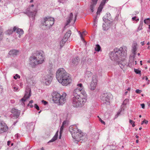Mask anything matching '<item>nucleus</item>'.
Returning a JSON list of instances; mask_svg holds the SVG:
<instances>
[{
    "label": "nucleus",
    "instance_id": "obj_62",
    "mask_svg": "<svg viewBox=\"0 0 150 150\" xmlns=\"http://www.w3.org/2000/svg\"><path fill=\"white\" fill-rule=\"evenodd\" d=\"M132 53L133 54V55H136V51H135V52H134V51H132Z\"/></svg>",
    "mask_w": 150,
    "mask_h": 150
},
{
    "label": "nucleus",
    "instance_id": "obj_39",
    "mask_svg": "<svg viewBox=\"0 0 150 150\" xmlns=\"http://www.w3.org/2000/svg\"><path fill=\"white\" fill-rule=\"evenodd\" d=\"M102 26L103 28V29L104 30H106L108 29V28L106 27V25L104 23H103Z\"/></svg>",
    "mask_w": 150,
    "mask_h": 150
},
{
    "label": "nucleus",
    "instance_id": "obj_49",
    "mask_svg": "<svg viewBox=\"0 0 150 150\" xmlns=\"http://www.w3.org/2000/svg\"><path fill=\"white\" fill-rule=\"evenodd\" d=\"M144 121H145V123L146 124H147L148 123V121L147 120H144L142 122L141 125H142L144 123Z\"/></svg>",
    "mask_w": 150,
    "mask_h": 150
},
{
    "label": "nucleus",
    "instance_id": "obj_54",
    "mask_svg": "<svg viewBox=\"0 0 150 150\" xmlns=\"http://www.w3.org/2000/svg\"><path fill=\"white\" fill-rule=\"evenodd\" d=\"M77 86L80 87V88H82V87H83L82 84V83H79L77 85Z\"/></svg>",
    "mask_w": 150,
    "mask_h": 150
},
{
    "label": "nucleus",
    "instance_id": "obj_45",
    "mask_svg": "<svg viewBox=\"0 0 150 150\" xmlns=\"http://www.w3.org/2000/svg\"><path fill=\"white\" fill-rule=\"evenodd\" d=\"M143 21L142 20H141L140 22V24L139 25V26L142 28V27L143 26Z\"/></svg>",
    "mask_w": 150,
    "mask_h": 150
},
{
    "label": "nucleus",
    "instance_id": "obj_22",
    "mask_svg": "<svg viewBox=\"0 0 150 150\" xmlns=\"http://www.w3.org/2000/svg\"><path fill=\"white\" fill-rule=\"evenodd\" d=\"M97 84V83L91 82V83L89 87L90 89L91 90H94L96 88Z\"/></svg>",
    "mask_w": 150,
    "mask_h": 150
},
{
    "label": "nucleus",
    "instance_id": "obj_11",
    "mask_svg": "<svg viewBox=\"0 0 150 150\" xmlns=\"http://www.w3.org/2000/svg\"><path fill=\"white\" fill-rule=\"evenodd\" d=\"M8 130V127L5 123L0 122V134L7 132Z\"/></svg>",
    "mask_w": 150,
    "mask_h": 150
},
{
    "label": "nucleus",
    "instance_id": "obj_59",
    "mask_svg": "<svg viewBox=\"0 0 150 150\" xmlns=\"http://www.w3.org/2000/svg\"><path fill=\"white\" fill-rule=\"evenodd\" d=\"M13 88L16 91H18V88L16 87H13Z\"/></svg>",
    "mask_w": 150,
    "mask_h": 150
},
{
    "label": "nucleus",
    "instance_id": "obj_52",
    "mask_svg": "<svg viewBox=\"0 0 150 150\" xmlns=\"http://www.w3.org/2000/svg\"><path fill=\"white\" fill-rule=\"evenodd\" d=\"M141 106L142 108L144 109L145 108V104L144 103L141 104Z\"/></svg>",
    "mask_w": 150,
    "mask_h": 150
},
{
    "label": "nucleus",
    "instance_id": "obj_34",
    "mask_svg": "<svg viewBox=\"0 0 150 150\" xmlns=\"http://www.w3.org/2000/svg\"><path fill=\"white\" fill-rule=\"evenodd\" d=\"M144 22L146 24H148L150 22V18H147L144 20Z\"/></svg>",
    "mask_w": 150,
    "mask_h": 150
},
{
    "label": "nucleus",
    "instance_id": "obj_28",
    "mask_svg": "<svg viewBox=\"0 0 150 150\" xmlns=\"http://www.w3.org/2000/svg\"><path fill=\"white\" fill-rule=\"evenodd\" d=\"M97 80L96 78V76L94 75L92 78V80L91 82L94 83H97Z\"/></svg>",
    "mask_w": 150,
    "mask_h": 150
},
{
    "label": "nucleus",
    "instance_id": "obj_46",
    "mask_svg": "<svg viewBox=\"0 0 150 150\" xmlns=\"http://www.w3.org/2000/svg\"><path fill=\"white\" fill-rule=\"evenodd\" d=\"M42 103L43 104L45 105H46L47 104H48V103L47 102L44 100H42Z\"/></svg>",
    "mask_w": 150,
    "mask_h": 150
},
{
    "label": "nucleus",
    "instance_id": "obj_63",
    "mask_svg": "<svg viewBox=\"0 0 150 150\" xmlns=\"http://www.w3.org/2000/svg\"><path fill=\"white\" fill-rule=\"evenodd\" d=\"M120 112H118L117 113V114L116 115L117 116V117L118 116H119V115L120 114Z\"/></svg>",
    "mask_w": 150,
    "mask_h": 150
},
{
    "label": "nucleus",
    "instance_id": "obj_3",
    "mask_svg": "<svg viewBox=\"0 0 150 150\" xmlns=\"http://www.w3.org/2000/svg\"><path fill=\"white\" fill-rule=\"evenodd\" d=\"M45 59L44 52L42 51H37L30 58L31 62L30 65L32 67L34 68L37 64L43 63Z\"/></svg>",
    "mask_w": 150,
    "mask_h": 150
},
{
    "label": "nucleus",
    "instance_id": "obj_6",
    "mask_svg": "<svg viewBox=\"0 0 150 150\" xmlns=\"http://www.w3.org/2000/svg\"><path fill=\"white\" fill-rule=\"evenodd\" d=\"M41 25L45 26L46 28L50 29L54 23V19L53 18L48 16L45 17L41 21Z\"/></svg>",
    "mask_w": 150,
    "mask_h": 150
},
{
    "label": "nucleus",
    "instance_id": "obj_14",
    "mask_svg": "<svg viewBox=\"0 0 150 150\" xmlns=\"http://www.w3.org/2000/svg\"><path fill=\"white\" fill-rule=\"evenodd\" d=\"M13 31H14V32L16 33L19 38L21 37V35H23L24 33V31L22 29L19 28L16 26L13 27Z\"/></svg>",
    "mask_w": 150,
    "mask_h": 150
},
{
    "label": "nucleus",
    "instance_id": "obj_36",
    "mask_svg": "<svg viewBox=\"0 0 150 150\" xmlns=\"http://www.w3.org/2000/svg\"><path fill=\"white\" fill-rule=\"evenodd\" d=\"M129 101V99H126L123 101L122 105H126L127 103Z\"/></svg>",
    "mask_w": 150,
    "mask_h": 150
},
{
    "label": "nucleus",
    "instance_id": "obj_60",
    "mask_svg": "<svg viewBox=\"0 0 150 150\" xmlns=\"http://www.w3.org/2000/svg\"><path fill=\"white\" fill-rule=\"evenodd\" d=\"M77 16V14H76L75 15V18L74 20V22H75L76 21Z\"/></svg>",
    "mask_w": 150,
    "mask_h": 150
},
{
    "label": "nucleus",
    "instance_id": "obj_32",
    "mask_svg": "<svg viewBox=\"0 0 150 150\" xmlns=\"http://www.w3.org/2000/svg\"><path fill=\"white\" fill-rule=\"evenodd\" d=\"M96 5H94V4H91V5L90 6V9L91 11L92 12H93L94 11L93 9L95 7Z\"/></svg>",
    "mask_w": 150,
    "mask_h": 150
},
{
    "label": "nucleus",
    "instance_id": "obj_12",
    "mask_svg": "<svg viewBox=\"0 0 150 150\" xmlns=\"http://www.w3.org/2000/svg\"><path fill=\"white\" fill-rule=\"evenodd\" d=\"M103 20L105 23H108L109 24V25L112 23V21H110L111 20V15L109 13H107L105 16L103 17Z\"/></svg>",
    "mask_w": 150,
    "mask_h": 150
},
{
    "label": "nucleus",
    "instance_id": "obj_20",
    "mask_svg": "<svg viewBox=\"0 0 150 150\" xmlns=\"http://www.w3.org/2000/svg\"><path fill=\"white\" fill-rule=\"evenodd\" d=\"M19 52V51L17 50H11L9 52L10 55H12L13 57L16 56Z\"/></svg>",
    "mask_w": 150,
    "mask_h": 150
},
{
    "label": "nucleus",
    "instance_id": "obj_42",
    "mask_svg": "<svg viewBox=\"0 0 150 150\" xmlns=\"http://www.w3.org/2000/svg\"><path fill=\"white\" fill-rule=\"evenodd\" d=\"M98 0H92V3L91 4H94V5H96L97 3Z\"/></svg>",
    "mask_w": 150,
    "mask_h": 150
},
{
    "label": "nucleus",
    "instance_id": "obj_4",
    "mask_svg": "<svg viewBox=\"0 0 150 150\" xmlns=\"http://www.w3.org/2000/svg\"><path fill=\"white\" fill-rule=\"evenodd\" d=\"M78 90L74 91L73 92L74 97L72 98V103L75 107H77L83 105L86 102L85 98L81 99L79 96L80 92Z\"/></svg>",
    "mask_w": 150,
    "mask_h": 150
},
{
    "label": "nucleus",
    "instance_id": "obj_15",
    "mask_svg": "<svg viewBox=\"0 0 150 150\" xmlns=\"http://www.w3.org/2000/svg\"><path fill=\"white\" fill-rule=\"evenodd\" d=\"M69 130L72 135L73 134L76 133L77 132L79 131V129H78L77 127L75 126H70L69 128Z\"/></svg>",
    "mask_w": 150,
    "mask_h": 150
},
{
    "label": "nucleus",
    "instance_id": "obj_19",
    "mask_svg": "<svg viewBox=\"0 0 150 150\" xmlns=\"http://www.w3.org/2000/svg\"><path fill=\"white\" fill-rule=\"evenodd\" d=\"M73 17V14L72 13H71L70 14V15L66 23L64 26V28H65L66 26L68 25L71 22V21L72 20Z\"/></svg>",
    "mask_w": 150,
    "mask_h": 150
},
{
    "label": "nucleus",
    "instance_id": "obj_64",
    "mask_svg": "<svg viewBox=\"0 0 150 150\" xmlns=\"http://www.w3.org/2000/svg\"><path fill=\"white\" fill-rule=\"evenodd\" d=\"M33 102V100H30L29 102V103L32 104Z\"/></svg>",
    "mask_w": 150,
    "mask_h": 150
},
{
    "label": "nucleus",
    "instance_id": "obj_57",
    "mask_svg": "<svg viewBox=\"0 0 150 150\" xmlns=\"http://www.w3.org/2000/svg\"><path fill=\"white\" fill-rule=\"evenodd\" d=\"M137 18V17L135 16L134 17H133L132 18V20L133 21H135V20L136 19V18Z\"/></svg>",
    "mask_w": 150,
    "mask_h": 150
},
{
    "label": "nucleus",
    "instance_id": "obj_9",
    "mask_svg": "<svg viewBox=\"0 0 150 150\" xmlns=\"http://www.w3.org/2000/svg\"><path fill=\"white\" fill-rule=\"evenodd\" d=\"M52 77L53 74L50 71V74L43 78V80L44 81H45L46 85H49L50 84L52 79Z\"/></svg>",
    "mask_w": 150,
    "mask_h": 150
},
{
    "label": "nucleus",
    "instance_id": "obj_40",
    "mask_svg": "<svg viewBox=\"0 0 150 150\" xmlns=\"http://www.w3.org/2000/svg\"><path fill=\"white\" fill-rule=\"evenodd\" d=\"M20 76L17 74H16L15 75L13 76V78L15 79L16 80L18 78L20 79Z\"/></svg>",
    "mask_w": 150,
    "mask_h": 150
},
{
    "label": "nucleus",
    "instance_id": "obj_33",
    "mask_svg": "<svg viewBox=\"0 0 150 150\" xmlns=\"http://www.w3.org/2000/svg\"><path fill=\"white\" fill-rule=\"evenodd\" d=\"M86 74L88 77H91L92 75V73L90 71H87Z\"/></svg>",
    "mask_w": 150,
    "mask_h": 150
},
{
    "label": "nucleus",
    "instance_id": "obj_58",
    "mask_svg": "<svg viewBox=\"0 0 150 150\" xmlns=\"http://www.w3.org/2000/svg\"><path fill=\"white\" fill-rule=\"evenodd\" d=\"M11 142V141H8L7 142V144L8 146H9L10 144V143Z\"/></svg>",
    "mask_w": 150,
    "mask_h": 150
},
{
    "label": "nucleus",
    "instance_id": "obj_48",
    "mask_svg": "<svg viewBox=\"0 0 150 150\" xmlns=\"http://www.w3.org/2000/svg\"><path fill=\"white\" fill-rule=\"evenodd\" d=\"M135 92L139 94L141 93V92H142V91L141 90L137 89L136 90Z\"/></svg>",
    "mask_w": 150,
    "mask_h": 150
},
{
    "label": "nucleus",
    "instance_id": "obj_29",
    "mask_svg": "<svg viewBox=\"0 0 150 150\" xmlns=\"http://www.w3.org/2000/svg\"><path fill=\"white\" fill-rule=\"evenodd\" d=\"M13 32H14V31H13V29H10L6 31V34L7 35H10L12 34Z\"/></svg>",
    "mask_w": 150,
    "mask_h": 150
},
{
    "label": "nucleus",
    "instance_id": "obj_8",
    "mask_svg": "<svg viewBox=\"0 0 150 150\" xmlns=\"http://www.w3.org/2000/svg\"><path fill=\"white\" fill-rule=\"evenodd\" d=\"M112 95L110 93H106L102 95L100 98L103 101V103L109 104L110 103V100L112 98Z\"/></svg>",
    "mask_w": 150,
    "mask_h": 150
},
{
    "label": "nucleus",
    "instance_id": "obj_16",
    "mask_svg": "<svg viewBox=\"0 0 150 150\" xmlns=\"http://www.w3.org/2000/svg\"><path fill=\"white\" fill-rule=\"evenodd\" d=\"M80 61V59L78 56L73 58L71 60V63L74 66L78 65Z\"/></svg>",
    "mask_w": 150,
    "mask_h": 150
},
{
    "label": "nucleus",
    "instance_id": "obj_2",
    "mask_svg": "<svg viewBox=\"0 0 150 150\" xmlns=\"http://www.w3.org/2000/svg\"><path fill=\"white\" fill-rule=\"evenodd\" d=\"M126 49L125 47H120L119 49L115 48L110 54V57L111 60L114 61H117L118 60H124L127 55Z\"/></svg>",
    "mask_w": 150,
    "mask_h": 150
},
{
    "label": "nucleus",
    "instance_id": "obj_26",
    "mask_svg": "<svg viewBox=\"0 0 150 150\" xmlns=\"http://www.w3.org/2000/svg\"><path fill=\"white\" fill-rule=\"evenodd\" d=\"M103 7L102 6L100 5L98 8L97 11L96 12V14L100 15V13L102 11Z\"/></svg>",
    "mask_w": 150,
    "mask_h": 150
},
{
    "label": "nucleus",
    "instance_id": "obj_30",
    "mask_svg": "<svg viewBox=\"0 0 150 150\" xmlns=\"http://www.w3.org/2000/svg\"><path fill=\"white\" fill-rule=\"evenodd\" d=\"M101 49V47L100 45L98 44H97L96 45V47L95 48V50L99 52Z\"/></svg>",
    "mask_w": 150,
    "mask_h": 150
},
{
    "label": "nucleus",
    "instance_id": "obj_35",
    "mask_svg": "<svg viewBox=\"0 0 150 150\" xmlns=\"http://www.w3.org/2000/svg\"><path fill=\"white\" fill-rule=\"evenodd\" d=\"M3 32V29L0 26V40L2 39V33Z\"/></svg>",
    "mask_w": 150,
    "mask_h": 150
},
{
    "label": "nucleus",
    "instance_id": "obj_18",
    "mask_svg": "<svg viewBox=\"0 0 150 150\" xmlns=\"http://www.w3.org/2000/svg\"><path fill=\"white\" fill-rule=\"evenodd\" d=\"M26 89H28L27 90H26L25 93L24 95V98L27 99L30 98L31 95V89L30 88H28Z\"/></svg>",
    "mask_w": 150,
    "mask_h": 150
},
{
    "label": "nucleus",
    "instance_id": "obj_56",
    "mask_svg": "<svg viewBox=\"0 0 150 150\" xmlns=\"http://www.w3.org/2000/svg\"><path fill=\"white\" fill-rule=\"evenodd\" d=\"M134 121H133L132 120H129V123L131 124H133V123H134Z\"/></svg>",
    "mask_w": 150,
    "mask_h": 150
},
{
    "label": "nucleus",
    "instance_id": "obj_31",
    "mask_svg": "<svg viewBox=\"0 0 150 150\" xmlns=\"http://www.w3.org/2000/svg\"><path fill=\"white\" fill-rule=\"evenodd\" d=\"M26 100V98H24V97H23V98H22L21 99L20 101H21L22 102L21 105H22L24 106H25V104L24 102Z\"/></svg>",
    "mask_w": 150,
    "mask_h": 150
},
{
    "label": "nucleus",
    "instance_id": "obj_38",
    "mask_svg": "<svg viewBox=\"0 0 150 150\" xmlns=\"http://www.w3.org/2000/svg\"><path fill=\"white\" fill-rule=\"evenodd\" d=\"M107 1V0H103L100 5L103 6Z\"/></svg>",
    "mask_w": 150,
    "mask_h": 150
},
{
    "label": "nucleus",
    "instance_id": "obj_25",
    "mask_svg": "<svg viewBox=\"0 0 150 150\" xmlns=\"http://www.w3.org/2000/svg\"><path fill=\"white\" fill-rule=\"evenodd\" d=\"M67 39H65L63 38L62 41L60 42V48H61L63 47L64 44L67 41Z\"/></svg>",
    "mask_w": 150,
    "mask_h": 150
},
{
    "label": "nucleus",
    "instance_id": "obj_13",
    "mask_svg": "<svg viewBox=\"0 0 150 150\" xmlns=\"http://www.w3.org/2000/svg\"><path fill=\"white\" fill-rule=\"evenodd\" d=\"M76 90H78L79 91L78 92H79L80 93L79 95V96L78 95V96H79L81 99L85 98L86 100H87V95L85 91L80 88H76L75 89L74 91H76Z\"/></svg>",
    "mask_w": 150,
    "mask_h": 150
},
{
    "label": "nucleus",
    "instance_id": "obj_47",
    "mask_svg": "<svg viewBox=\"0 0 150 150\" xmlns=\"http://www.w3.org/2000/svg\"><path fill=\"white\" fill-rule=\"evenodd\" d=\"M35 108L37 110H40V108L39 106L37 104H35L34 105Z\"/></svg>",
    "mask_w": 150,
    "mask_h": 150
},
{
    "label": "nucleus",
    "instance_id": "obj_51",
    "mask_svg": "<svg viewBox=\"0 0 150 150\" xmlns=\"http://www.w3.org/2000/svg\"><path fill=\"white\" fill-rule=\"evenodd\" d=\"M67 121L66 120L64 121L62 123V125L64 126L67 123Z\"/></svg>",
    "mask_w": 150,
    "mask_h": 150
},
{
    "label": "nucleus",
    "instance_id": "obj_24",
    "mask_svg": "<svg viewBox=\"0 0 150 150\" xmlns=\"http://www.w3.org/2000/svg\"><path fill=\"white\" fill-rule=\"evenodd\" d=\"M125 59L124 60L118 62V64L120 65L121 69H122L124 67L125 65H126L125 63L123 62L125 61Z\"/></svg>",
    "mask_w": 150,
    "mask_h": 150
},
{
    "label": "nucleus",
    "instance_id": "obj_53",
    "mask_svg": "<svg viewBox=\"0 0 150 150\" xmlns=\"http://www.w3.org/2000/svg\"><path fill=\"white\" fill-rule=\"evenodd\" d=\"M142 29V28H141L139 26V27L137 29V31L138 32L139 31L141 30Z\"/></svg>",
    "mask_w": 150,
    "mask_h": 150
},
{
    "label": "nucleus",
    "instance_id": "obj_17",
    "mask_svg": "<svg viewBox=\"0 0 150 150\" xmlns=\"http://www.w3.org/2000/svg\"><path fill=\"white\" fill-rule=\"evenodd\" d=\"M11 112L13 114V116L16 118H17L19 116V111L14 108H13L11 110Z\"/></svg>",
    "mask_w": 150,
    "mask_h": 150
},
{
    "label": "nucleus",
    "instance_id": "obj_1",
    "mask_svg": "<svg viewBox=\"0 0 150 150\" xmlns=\"http://www.w3.org/2000/svg\"><path fill=\"white\" fill-rule=\"evenodd\" d=\"M56 78L58 82L64 86H67L71 82L69 74L63 68L59 69L56 73Z\"/></svg>",
    "mask_w": 150,
    "mask_h": 150
},
{
    "label": "nucleus",
    "instance_id": "obj_41",
    "mask_svg": "<svg viewBox=\"0 0 150 150\" xmlns=\"http://www.w3.org/2000/svg\"><path fill=\"white\" fill-rule=\"evenodd\" d=\"M64 125H62L60 127V132H59V133L60 134H61L63 130L64 129Z\"/></svg>",
    "mask_w": 150,
    "mask_h": 150
},
{
    "label": "nucleus",
    "instance_id": "obj_27",
    "mask_svg": "<svg viewBox=\"0 0 150 150\" xmlns=\"http://www.w3.org/2000/svg\"><path fill=\"white\" fill-rule=\"evenodd\" d=\"M137 44L135 43H134L133 44L132 46V51H136L137 50Z\"/></svg>",
    "mask_w": 150,
    "mask_h": 150
},
{
    "label": "nucleus",
    "instance_id": "obj_43",
    "mask_svg": "<svg viewBox=\"0 0 150 150\" xmlns=\"http://www.w3.org/2000/svg\"><path fill=\"white\" fill-rule=\"evenodd\" d=\"M98 22V19L94 18V21L93 23V26H95L96 25V24H97Z\"/></svg>",
    "mask_w": 150,
    "mask_h": 150
},
{
    "label": "nucleus",
    "instance_id": "obj_61",
    "mask_svg": "<svg viewBox=\"0 0 150 150\" xmlns=\"http://www.w3.org/2000/svg\"><path fill=\"white\" fill-rule=\"evenodd\" d=\"M99 16V15L97 14L96 17L94 18L98 19V18Z\"/></svg>",
    "mask_w": 150,
    "mask_h": 150
},
{
    "label": "nucleus",
    "instance_id": "obj_23",
    "mask_svg": "<svg viewBox=\"0 0 150 150\" xmlns=\"http://www.w3.org/2000/svg\"><path fill=\"white\" fill-rule=\"evenodd\" d=\"M58 131H57L54 136L52 138V139L48 142V143L54 142L57 139L58 135Z\"/></svg>",
    "mask_w": 150,
    "mask_h": 150
},
{
    "label": "nucleus",
    "instance_id": "obj_7",
    "mask_svg": "<svg viewBox=\"0 0 150 150\" xmlns=\"http://www.w3.org/2000/svg\"><path fill=\"white\" fill-rule=\"evenodd\" d=\"M36 10L34 8L28 7L24 12V13L26 14L30 18L33 20L36 13Z\"/></svg>",
    "mask_w": 150,
    "mask_h": 150
},
{
    "label": "nucleus",
    "instance_id": "obj_37",
    "mask_svg": "<svg viewBox=\"0 0 150 150\" xmlns=\"http://www.w3.org/2000/svg\"><path fill=\"white\" fill-rule=\"evenodd\" d=\"M134 71L136 74H141V71L140 70L134 69Z\"/></svg>",
    "mask_w": 150,
    "mask_h": 150
},
{
    "label": "nucleus",
    "instance_id": "obj_55",
    "mask_svg": "<svg viewBox=\"0 0 150 150\" xmlns=\"http://www.w3.org/2000/svg\"><path fill=\"white\" fill-rule=\"evenodd\" d=\"M135 55H133L132 56V61L133 62H134V59L135 57Z\"/></svg>",
    "mask_w": 150,
    "mask_h": 150
},
{
    "label": "nucleus",
    "instance_id": "obj_44",
    "mask_svg": "<svg viewBox=\"0 0 150 150\" xmlns=\"http://www.w3.org/2000/svg\"><path fill=\"white\" fill-rule=\"evenodd\" d=\"M79 34L80 35V37H81V40L83 41H85L83 39V36L82 34L80 31L79 32Z\"/></svg>",
    "mask_w": 150,
    "mask_h": 150
},
{
    "label": "nucleus",
    "instance_id": "obj_50",
    "mask_svg": "<svg viewBox=\"0 0 150 150\" xmlns=\"http://www.w3.org/2000/svg\"><path fill=\"white\" fill-rule=\"evenodd\" d=\"M99 120L102 124H103L104 125H105V122L103 120L100 118H99Z\"/></svg>",
    "mask_w": 150,
    "mask_h": 150
},
{
    "label": "nucleus",
    "instance_id": "obj_21",
    "mask_svg": "<svg viewBox=\"0 0 150 150\" xmlns=\"http://www.w3.org/2000/svg\"><path fill=\"white\" fill-rule=\"evenodd\" d=\"M71 33V31L70 30H68L66 33L64 35L63 38L65 39H67V40L70 37Z\"/></svg>",
    "mask_w": 150,
    "mask_h": 150
},
{
    "label": "nucleus",
    "instance_id": "obj_5",
    "mask_svg": "<svg viewBox=\"0 0 150 150\" xmlns=\"http://www.w3.org/2000/svg\"><path fill=\"white\" fill-rule=\"evenodd\" d=\"M52 100L53 101L58 105H62L66 102V94L64 93L61 95L59 93L57 92H54L52 94Z\"/></svg>",
    "mask_w": 150,
    "mask_h": 150
},
{
    "label": "nucleus",
    "instance_id": "obj_10",
    "mask_svg": "<svg viewBox=\"0 0 150 150\" xmlns=\"http://www.w3.org/2000/svg\"><path fill=\"white\" fill-rule=\"evenodd\" d=\"M83 134L82 132L80 130L77 132L76 133L73 134L72 136L73 138L76 139V141L79 142L80 141V140L83 139H81V138L83 137Z\"/></svg>",
    "mask_w": 150,
    "mask_h": 150
}]
</instances>
